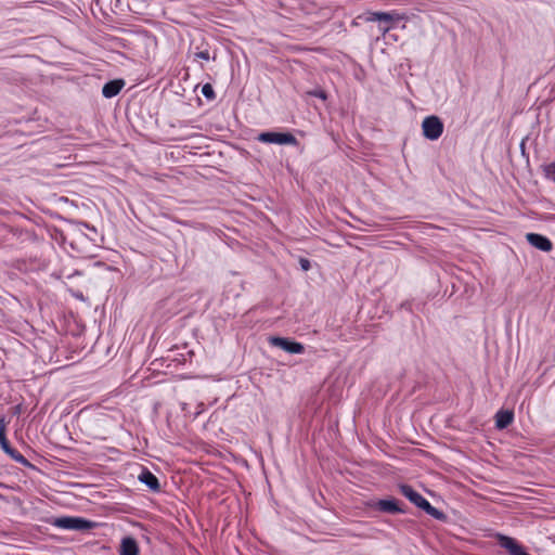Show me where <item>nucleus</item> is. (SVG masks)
<instances>
[{
	"mask_svg": "<svg viewBox=\"0 0 555 555\" xmlns=\"http://www.w3.org/2000/svg\"><path fill=\"white\" fill-rule=\"evenodd\" d=\"M196 59L208 61L210 59V54L208 50L198 51L195 53Z\"/></svg>",
	"mask_w": 555,
	"mask_h": 555,
	"instance_id": "20",
	"label": "nucleus"
},
{
	"mask_svg": "<svg viewBox=\"0 0 555 555\" xmlns=\"http://www.w3.org/2000/svg\"><path fill=\"white\" fill-rule=\"evenodd\" d=\"M257 139L264 143H278V132H262L257 137Z\"/></svg>",
	"mask_w": 555,
	"mask_h": 555,
	"instance_id": "16",
	"label": "nucleus"
},
{
	"mask_svg": "<svg viewBox=\"0 0 555 555\" xmlns=\"http://www.w3.org/2000/svg\"><path fill=\"white\" fill-rule=\"evenodd\" d=\"M418 508L423 509L426 514L430 515L433 518L438 520H444L447 518L446 514L438 508L434 507L423 495L415 504Z\"/></svg>",
	"mask_w": 555,
	"mask_h": 555,
	"instance_id": "9",
	"label": "nucleus"
},
{
	"mask_svg": "<svg viewBox=\"0 0 555 555\" xmlns=\"http://www.w3.org/2000/svg\"><path fill=\"white\" fill-rule=\"evenodd\" d=\"M269 343H270V345L278 347V343H279L278 336H270Z\"/></svg>",
	"mask_w": 555,
	"mask_h": 555,
	"instance_id": "22",
	"label": "nucleus"
},
{
	"mask_svg": "<svg viewBox=\"0 0 555 555\" xmlns=\"http://www.w3.org/2000/svg\"><path fill=\"white\" fill-rule=\"evenodd\" d=\"M400 492L402 495H404L411 503L414 505L418 502V500L422 498V494H420L417 491H415L411 486L409 485H400L399 486Z\"/></svg>",
	"mask_w": 555,
	"mask_h": 555,
	"instance_id": "14",
	"label": "nucleus"
},
{
	"mask_svg": "<svg viewBox=\"0 0 555 555\" xmlns=\"http://www.w3.org/2000/svg\"><path fill=\"white\" fill-rule=\"evenodd\" d=\"M280 349H283L284 351L288 353H302L305 350V347L302 344L289 340L287 338L280 337L279 340Z\"/></svg>",
	"mask_w": 555,
	"mask_h": 555,
	"instance_id": "13",
	"label": "nucleus"
},
{
	"mask_svg": "<svg viewBox=\"0 0 555 555\" xmlns=\"http://www.w3.org/2000/svg\"><path fill=\"white\" fill-rule=\"evenodd\" d=\"M298 145V141L291 132H280V145Z\"/></svg>",
	"mask_w": 555,
	"mask_h": 555,
	"instance_id": "15",
	"label": "nucleus"
},
{
	"mask_svg": "<svg viewBox=\"0 0 555 555\" xmlns=\"http://www.w3.org/2000/svg\"><path fill=\"white\" fill-rule=\"evenodd\" d=\"M423 134L426 139L435 141L443 132V122L438 116L431 115L424 118L422 122Z\"/></svg>",
	"mask_w": 555,
	"mask_h": 555,
	"instance_id": "2",
	"label": "nucleus"
},
{
	"mask_svg": "<svg viewBox=\"0 0 555 555\" xmlns=\"http://www.w3.org/2000/svg\"><path fill=\"white\" fill-rule=\"evenodd\" d=\"M299 264L304 271H308L311 268V263H310L309 259H307V258H300Z\"/></svg>",
	"mask_w": 555,
	"mask_h": 555,
	"instance_id": "21",
	"label": "nucleus"
},
{
	"mask_svg": "<svg viewBox=\"0 0 555 555\" xmlns=\"http://www.w3.org/2000/svg\"><path fill=\"white\" fill-rule=\"evenodd\" d=\"M545 176L555 182V160L547 165L544 169Z\"/></svg>",
	"mask_w": 555,
	"mask_h": 555,
	"instance_id": "18",
	"label": "nucleus"
},
{
	"mask_svg": "<svg viewBox=\"0 0 555 555\" xmlns=\"http://www.w3.org/2000/svg\"><path fill=\"white\" fill-rule=\"evenodd\" d=\"M369 506L375 511L385 514H400L405 513V509L401 507L400 502L395 498L382 499L374 501Z\"/></svg>",
	"mask_w": 555,
	"mask_h": 555,
	"instance_id": "4",
	"label": "nucleus"
},
{
	"mask_svg": "<svg viewBox=\"0 0 555 555\" xmlns=\"http://www.w3.org/2000/svg\"><path fill=\"white\" fill-rule=\"evenodd\" d=\"M124 86L125 82L121 79L111 80L103 86L102 94L106 99L114 98L120 92Z\"/></svg>",
	"mask_w": 555,
	"mask_h": 555,
	"instance_id": "10",
	"label": "nucleus"
},
{
	"mask_svg": "<svg viewBox=\"0 0 555 555\" xmlns=\"http://www.w3.org/2000/svg\"><path fill=\"white\" fill-rule=\"evenodd\" d=\"M389 29H390V27H386V28H384V29H383V33L385 34V33H387Z\"/></svg>",
	"mask_w": 555,
	"mask_h": 555,
	"instance_id": "23",
	"label": "nucleus"
},
{
	"mask_svg": "<svg viewBox=\"0 0 555 555\" xmlns=\"http://www.w3.org/2000/svg\"><path fill=\"white\" fill-rule=\"evenodd\" d=\"M514 420V412L511 410H500L495 414V426L499 429L508 427Z\"/></svg>",
	"mask_w": 555,
	"mask_h": 555,
	"instance_id": "11",
	"label": "nucleus"
},
{
	"mask_svg": "<svg viewBox=\"0 0 555 555\" xmlns=\"http://www.w3.org/2000/svg\"><path fill=\"white\" fill-rule=\"evenodd\" d=\"M409 20L405 13H399L397 11L392 12H373L371 16L367 17L369 22L374 21H384V22H398V21H406Z\"/></svg>",
	"mask_w": 555,
	"mask_h": 555,
	"instance_id": "5",
	"label": "nucleus"
},
{
	"mask_svg": "<svg viewBox=\"0 0 555 555\" xmlns=\"http://www.w3.org/2000/svg\"><path fill=\"white\" fill-rule=\"evenodd\" d=\"M51 524L56 528L74 531H88L96 526L94 521L78 516L57 517Z\"/></svg>",
	"mask_w": 555,
	"mask_h": 555,
	"instance_id": "1",
	"label": "nucleus"
},
{
	"mask_svg": "<svg viewBox=\"0 0 555 555\" xmlns=\"http://www.w3.org/2000/svg\"><path fill=\"white\" fill-rule=\"evenodd\" d=\"M138 479L144 483L150 490L154 492L160 491V485L157 477L146 468H143L138 476Z\"/></svg>",
	"mask_w": 555,
	"mask_h": 555,
	"instance_id": "7",
	"label": "nucleus"
},
{
	"mask_svg": "<svg viewBox=\"0 0 555 555\" xmlns=\"http://www.w3.org/2000/svg\"><path fill=\"white\" fill-rule=\"evenodd\" d=\"M308 95H312V96H317L321 100H326L327 95H326V92L322 89H315V90H312V91H308L307 92Z\"/></svg>",
	"mask_w": 555,
	"mask_h": 555,
	"instance_id": "19",
	"label": "nucleus"
},
{
	"mask_svg": "<svg viewBox=\"0 0 555 555\" xmlns=\"http://www.w3.org/2000/svg\"><path fill=\"white\" fill-rule=\"evenodd\" d=\"M418 508L423 509L426 514L430 515L433 518L438 520H444L447 518L446 514L438 508L434 507L423 495L415 504Z\"/></svg>",
	"mask_w": 555,
	"mask_h": 555,
	"instance_id": "8",
	"label": "nucleus"
},
{
	"mask_svg": "<svg viewBox=\"0 0 555 555\" xmlns=\"http://www.w3.org/2000/svg\"><path fill=\"white\" fill-rule=\"evenodd\" d=\"M120 555H138L139 547L137 541L131 537H126L121 540Z\"/></svg>",
	"mask_w": 555,
	"mask_h": 555,
	"instance_id": "12",
	"label": "nucleus"
},
{
	"mask_svg": "<svg viewBox=\"0 0 555 555\" xmlns=\"http://www.w3.org/2000/svg\"><path fill=\"white\" fill-rule=\"evenodd\" d=\"M0 447L16 463L23 466H30L29 461L17 450L13 449L5 436V425L0 421Z\"/></svg>",
	"mask_w": 555,
	"mask_h": 555,
	"instance_id": "3",
	"label": "nucleus"
},
{
	"mask_svg": "<svg viewBox=\"0 0 555 555\" xmlns=\"http://www.w3.org/2000/svg\"><path fill=\"white\" fill-rule=\"evenodd\" d=\"M202 93L208 100H214L216 98V93H215L214 88H212V86L210 83H205L202 87Z\"/></svg>",
	"mask_w": 555,
	"mask_h": 555,
	"instance_id": "17",
	"label": "nucleus"
},
{
	"mask_svg": "<svg viewBox=\"0 0 555 555\" xmlns=\"http://www.w3.org/2000/svg\"><path fill=\"white\" fill-rule=\"evenodd\" d=\"M527 241L537 249L542 251L552 250V242L544 235L538 233H528L526 235Z\"/></svg>",
	"mask_w": 555,
	"mask_h": 555,
	"instance_id": "6",
	"label": "nucleus"
}]
</instances>
